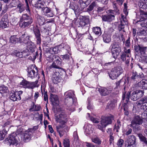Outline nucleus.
Returning <instances> with one entry per match:
<instances>
[{
    "label": "nucleus",
    "instance_id": "nucleus-1",
    "mask_svg": "<svg viewBox=\"0 0 147 147\" xmlns=\"http://www.w3.org/2000/svg\"><path fill=\"white\" fill-rule=\"evenodd\" d=\"M33 22L31 16L27 14H23L20 18L19 26L22 28H28L30 26Z\"/></svg>",
    "mask_w": 147,
    "mask_h": 147
},
{
    "label": "nucleus",
    "instance_id": "nucleus-2",
    "mask_svg": "<svg viewBox=\"0 0 147 147\" xmlns=\"http://www.w3.org/2000/svg\"><path fill=\"white\" fill-rule=\"evenodd\" d=\"M110 48L113 57L114 59L117 58L121 51V43L117 42H113Z\"/></svg>",
    "mask_w": 147,
    "mask_h": 147
},
{
    "label": "nucleus",
    "instance_id": "nucleus-3",
    "mask_svg": "<svg viewBox=\"0 0 147 147\" xmlns=\"http://www.w3.org/2000/svg\"><path fill=\"white\" fill-rule=\"evenodd\" d=\"M66 94L65 96V101L67 102L68 105H71L74 107V105H75L76 99L74 96L75 94L74 92L71 91L70 90L65 93Z\"/></svg>",
    "mask_w": 147,
    "mask_h": 147
},
{
    "label": "nucleus",
    "instance_id": "nucleus-4",
    "mask_svg": "<svg viewBox=\"0 0 147 147\" xmlns=\"http://www.w3.org/2000/svg\"><path fill=\"white\" fill-rule=\"evenodd\" d=\"M113 119V116L102 118L100 123L97 125L98 128L102 131L104 132L105 130L103 129V128L105 127L107 125L111 124Z\"/></svg>",
    "mask_w": 147,
    "mask_h": 147
},
{
    "label": "nucleus",
    "instance_id": "nucleus-5",
    "mask_svg": "<svg viewBox=\"0 0 147 147\" xmlns=\"http://www.w3.org/2000/svg\"><path fill=\"white\" fill-rule=\"evenodd\" d=\"M123 71V69L121 67L118 66L111 69L109 74V76L111 79L114 80L122 73Z\"/></svg>",
    "mask_w": 147,
    "mask_h": 147
},
{
    "label": "nucleus",
    "instance_id": "nucleus-6",
    "mask_svg": "<svg viewBox=\"0 0 147 147\" xmlns=\"http://www.w3.org/2000/svg\"><path fill=\"white\" fill-rule=\"evenodd\" d=\"M28 77L32 79L36 77L38 74V71L36 67H35L33 65L29 66L27 70Z\"/></svg>",
    "mask_w": 147,
    "mask_h": 147
},
{
    "label": "nucleus",
    "instance_id": "nucleus-7",
    "mask_svg": "<svg viewBox=\"0 0 147 147\" xmlns=\"http://www.w3.org/2000/svg\"><path fill=\"white\" fill-rule=\"evenodd\" d=\"M11 123L9 121H7L3 125V130L0 131V140H3L10 127V124Z\"/></svg>",
    "mask_w": 147,
    "mask_h": 147
},
{
    "label": "nucleus",
    "instance_id": "nucleus-8",
    "mask_svg": "<svg viewBox=\"0 0 147 147\" xmlns=\"http://www.w3.org/2000/svg\"><path fill=\"white\" fill-rule=\"evenodd\" d=\"M19 140L18 137L15 133L10 134L6 139V140L8 142L10 145H17L18 143Z\"/></svg>",
    "mask_w": 147,
    "mask_h": 147
},
{
    "label": "nucleus",
    "instance_id": "nucleus-9",
    "mask_svg": "<svg viewBox=\"0 0 147 147\" xmlns=\"http://www.w3.org/2000/svg\"><path fill=\"white\" fill-rule=\"evenodd\" d=\"M68 118L67 114L64 112H61L56 117V120L62 125H65Z\"/></svg>",
    "mask_w": 147,
    "mask_h": 147
},
{
    "label": "nucleus",
    "instance_id": "nucleus-10",
    "mask_svg": "<svg viewBox=\"0 0 147 147\" xmlns=\"http://www.w3.org/2000/svg\"><path fill=\"white\" fill-rule=\"evenodd\" d=\"M26 44L28 49L31 52V55L33 57L32 59H35L36 56L38 55V54L37 52H34L35 46L34 44L30 40Z\"/></svg>",
    "mask_w": 147,
    "mask_h": 147
},
{
    "label": "nucleus",
    "instance_id": "nucleus-11",
    "mask_svg": "<svg viewBox=\"0 0 147 147\" xmlns=\"http://www.w3.org/2000/svg\"><path fill=\"white\" fill-rule=\"evenodd\" d=\"M144 93V90H137L134 91L131 94V98L133 100L136 101L142 97Z\"/></svg>",
    "mask_w": 147,
    "mask_h": 147
},
{
    "label": "nucleus",
    "instance_id": "nucleus-12",
    "mask_svg": "<svg viewBox=\"0 0 147 147\" xmlns=\"http://www.w3.org/2000/svg\"><path fill=\"white\" fill-rule=\"evenodd\" d=\"M134 49L136 52H140L142 56L146 55V52L147 49V47H144L143 45H136L134 46Z\"/></svg>",
    "mask_w": 147,
    "mask_h": 147
},
{
    "label": "nucleus",
    "instance_id": "nucleus-13",
    "mask_svg": "<svg viewBox=\"0 0 147 147\" xmlns=\"http://www.w3.org/2000/svg\"><path fill=\"white\" fill-rule=\"evenodd\" d=\"M121 17L120 19V24L119 26V29L122 30L125 27V25L128 24V20L126 17V16H125L122 14L121 15Z\"/></svg>",
    "mask_w": 147,
    "mask_h": 147
},
{
    "label": "nucleus",
    "instance_id": "nucleus-14",
    "mask_svg": "<svg viewBox=\"0 0 147 147\" xmlns=\"http://www.w3.org/2000/svg\"><path fill=\"white\" fill-rule=\"evenodd\" d=\"M142 122V119L140 116L138 115L134 117L131 122V125L133 127H136V125H140Z\"/></svg>",
    "mask_w": 147,
    "mask_h": 147
},
{
    "label": "nucleus",
    "instance_id": "nucleus-15",
    "mask_svg": "<svg viewBox=\"0 0 147 147\" xmlns=\"http://www.w3.org/2000/svg\"><path fill=\"white\" fill-rule=\"evenodd\" d=\"M33 31L36 39L37 43L38 44H40L41 43V40L40 38L41 34L40 33L39 28L37 26H36L34 27Z\"/></svg>",
    "mask_w": 147,
    "mask_h": 147
},
{
    "label": "nucleus",
    "instance_id": "nucleus-16",
    "mask_svg": "<svg viewBox=\"0 0 147 147\" xmlns=\"http://www.w3.org/2000/svg\"><path fill=\"white\" fill-rule=\"evenodd\" d=\"M42 11L43 14L49 17H53L54 15L53 12L51 9V8L47 7H43Z\"/></svg>",
    "mask_w": 147,
    "mask_h": 147
},
{
    "label": "nucleus",
    "instance_id": "nucleus-17",
    "mask_svg": "<svg viewBox=\"0 0 147 147\" xmlns=\"http://www.w3.org/2000/svg\"><path fill=\"white\" fill-rule=\"evenodd\" d=\"M69 7L73 9L76 14L79 12L80 11L82 10L84 8V7L81 6L80 8L76 3H71L70 4Z\"/></svg>",
    "mask_w": 147,
    "mask_h": 147
},
{
    "label": "nucleus",
    "instance_id": "nucleus-18",
    "mask_svg": "<svg viewBox=\"0 0 147 147\" xmlns=\"http://www.w3.org/2000/svg\"><path fill=\"white\" fill-rule=\"evenodd\" d=\"M52 80L54 84H57L61 81L60 74L59 72H56L53 74Z\"/></svg>",
    "mask_w": 147,
    "mask_h": 147
},
{
    "label": "nucleus",
    "instance_id": "nucleus-19",
    "mask_svg": "<svg viewBox=\"0 0 147 147\" xmlns=\"http://www.w3.org/2000/svg\"><path fill=\"white\" fill-rule=\"evenodd\" d=\"M112 90L113 88L111 87L103 88L99 90V91L102 95L105 96L109 94Z\"/></svg>",
    "mask_w": 147,
    "mask_h": 147
},
{
    "label": "nucleus",
    "instance_id": "nucleus-20",
    "mask_svg": "<svg viewBox=\"0 0 147 147\" xmlns=\"http://www.w3.org/2000/svg\"><path fill=\"white\" fill-rule=\"evenodd\" d=\"M29 38V36L26 32H25L20 37V42L26 44L30 40Z\"/></svg>",
    "mask_w": 147,
    "mask_h": 147
},
{
    "label": "nucleus",
    "instance_id": "nucleus-21",
    "mask_svg": "<svg viewBox=\"0 0 147 147\" xmlns=\"http://www.w3.org/2000/svg\"><path fill=\"white\" fill-rule=\"evenodd\" d=\"M32 5L37 8H42L44 7L45 3L41 0H32Z\"/></svg>",
    "mask_w": 147,
    "mask_h": 147
},
{
    "label": "nucleus",
    "instance_id": "nucleus-22",
    "mask_svg": "<svg viewBox=\"0 0 147 147\" xmlns=\"http://www.w3.org/2000/svg\"><path fill=\"white\" fill-rule=\"evenodd\" d=\"M34 131V128H29L26 130L24 134V138L25 140H30Z\"/></svg>",
    "mask_w": 147,
    "mask_h": 147
},
{
    "label": "nucleus",
    "instance_id": "nucleus-23",
    "mask_svg": "<svg viewBox=\"0 0 147 147\" xmlns=\"http://www.w3.org/2000/svg\"><path fill=\"white\" fill-rule=\"evenodd\" d=\"M50 99L53 105H55L59 104V101L58 97L57 95L51 94Z\"/></svg>",
    "mask_w": 147,
    "mask_h": 147
},
{
    "label": "nucleus",
    "instance_id": "nucleus-24",
    "mask_svg": "<svg viewBox=\"0 0 147 147\" xmlns=\"http://www.w3.org/2000/svg\"><path fill=\"white\" fill-rule=\"evenodd\" d=\"M128 143L127 146H130L134 145L136 142V138L133 135L129 136L126 141Z\"/></svg>",
    "mask_w": 147,
    "mask_h": 147
},
{
    "label": "nucleus",
    "instance_id": "nucleus-25",
    "mask_svg": "<svg viewBox=\"0 0 147 147\" xmlns=\"http://www.w3.org/2000/svg\"><path fill=\"white\" fill-rule=\"evenodd\" d=\"M115 16L114 15L108 14L102 16V21L105 22H110L115 19Z\"/></svg>",
    "mask_w": 147,
    "mask_h": 147
},
{
    "label": "nucleus",
    "instance_id": "nucleus-26",
    "mask_svg": "<svg viewBox=\"0 0 147 147\" xmlns=\"http://www.w3.org/2000/svg\"><path fill=\"white\" fill-rule=\"evenodd\" d=\"M65 125H57L56 127L57 131L59 133L61 137L63 136L64 134L65 131L63 129Z\"/></svg>",
    "mask_w": 147,
    "mask_h": 147
},
{
    "label": "nucleus",
    "instance_id": "nucleus-27",
    "mask_svg": "<svg viewBox=\"0 0 147 147\" xmlns=\"http://www.w3.org/2000/svg\"><path fill=\"white\" fill-rule=\"evenodd\" d=\"M124 52L127 53V56L125 57V61L126 64L128 65L129 64L130 60V57L131 56L130 49L128 48V49H127V48H126L125 47H124Z\"/></svg>",
    "mask_w": 147,
    "mask_h": 147
},
{
    "label": "nucleus",
    "instance_id": "nucleus-28",
    "mask_svg": "<svg viewBox=\"0 0 147 147\" xmlns=\"http://www.w3.org/2000/svg\"><path fill=\"white\" fill-rule=\"evenodd\" d=\"M124 52L127 53V56L125 57V61L126 64L128 65L129 64L130 60V57L131 56L130 49L128 48V49H127V48H126L125 47H124Z\"/></svg>",
    "mask_w": 147,
    "mask_h": 147
},
{
    "label": "nucleus",
    "instance_id": "nucleus-29",
    "mask_svg": "<svg viewBox=\"0 0 147 147\" xmlns=\"http://www.w3.org/2000/svg\"><path fill=\"white\" fill-rule=\"evenodd\" d=\"M137 85L143 89H147V80L142 79L137 84Z\"/></svg>",
    "mask_w": 147,
    "mask_h": 147
},
{
    "label": "nucleus",
    "instance_id": "nucleus-30",
    "mask_svg": "<svg viewBox=\"0 0 147 147\" xmlns=\"http://www.w3.org/2000/svg\"><path fill=\"white\" fill-rule=\"evenodd\" d=\"M9 97L11 100L14 101L17 100H20L21 99V97L18 96L16 92L10 93L9 95Z\"/></svg>",
    "mask_w": 147,
    "mask_h": 147
},
{
    "label": "nucleus",
    "instance_id": "nucleus-31",
    "mask_svg": "<svg viewBox=\"0 0 147 147\" xmlns=\"http://www.w3.org/2000/svg\"><path fill=\"white\" fill-rule=\"evenodd\" d=\"M61 60L57 61L54 62L52 64L49 66V68L50 69H51L52 68H55L57 69L60 68V66L61 65Z\"/></svg>",
    "mask_w": 147,
    "mask_h": 147
},
{
    "label": "nucleus",
    "instance_id": "nucleus-32",
    "mask_svg": "<svg viewBox=\"0 0 147 147\" xmlns=\"http://www.w3.org/2000/svg\"><path fill=\"white\" fill-rule=\"evenodd\" d=\"M146 19L145 18H142L140 19L139 21L137 22L138 25H140L142 27H145L147 26V22H145V20Z\"/></svg>",
    "mask_w": 147,
    "mask_h": 147
},
{
    "label": "nucleus",
    "instance_id": "nucleus-33",
    "mask_svg": "<svg viewBox=\"0 0 147 147\" xmlns=\"http://www.w3.org/2000/svg\"><path fill=\"white\" fill-rule=\"evenodd\" d=\"M139 7L144 9H147V0H141L139 3Z\"/></svg>",
    "mask_w": 147,
    "mask_h": 147
},
{
    "label": "nucleus",
    "instance_id": "nucleus-34",
    "mask_svg": "<svg viewBox=\"0 0 147 147\" xmlns=\"http://www.w3.org/2000/svg\"><path fill=\"white\" fill-rule=\"evenodd\" d=\"M103 40L106 43H109L111 41V36L106 33H105L102 35Z\"/></svg>",
    "mask_w": 147,
    "mask_h": 147
},
{
    "label": "nucleus",
    "instance_id": "nucleus-35",
    "mask_svg": "<svg viewBox=\"0 0 147 147\" xmlns=\"http://www.w3.org/2000/svg\"><path fill=\"white\" fill-rule=\"evenodd\" d=\"M10 41L11 43L15 44L20 42V37L18 38L16 35L11 36L10 38Z\"/></svg>",
    "mask_w": 147,
    "mask_h": 147
},
{
    "label": "nucleus",
    "instance_id": "nucleus-36",
    "mask_svg": "<svg viewBox=\"0 0 147 147\" xmlns=\"http://www.w3.org/2000/svg\"><path fill=\"white\" fill-rule=\"evenodd\" d=\"M93 32L96 35L100 36L102 34L101 28L99 27H95L92 28Z\"/></svg>",
    "mask_w": 147,
    "mask_h": 147
},
{
    "label": "nucleus",
    "instance_id": "nucleus-37",
    "mask_svg": "<svg viewBox=\"0 0 147 147\" xmlns=\"http://www.w3.org/2000/svg\"><path fill=\"white\" fill-rule=\"evenodd\" d=\"M49 52L51 54H56L59 52V50L57 46H55L54 48H50L49 50Z\"/></svg>",
    "mask_w": 147,
    "mask_h": 147
},
{
    "label": "nucleus",
    "instance_id": "nucleus-38",
    "mask_svg": "<svg viewBox=\"0 0 147 147\" xmlns=\"http://www.w3.org/2000/svg\"><path fill=\"white\" fill-rule=\"evenodd\" d=\"M130 96V93L128 92L127 93H125L123 94L122 96V100L124 101L125 100V102L127 103L129 100Z\"/></svg>",
    "mask_w": 147,
    "mask_h": 147
},
{
    "label": "nucleus",
    "instance_id": "nucleus-39",
    "mask_svg": "<svg viewBox=\"0 0 147 147\" xmlns=\"http://www.w3.org/2000/svg\"><path fill=\"white\" fill-rule=\"evenodd\" d=\"M37 20L39 24L40 25H43L45 22L44 18L38 15L37 17Z\"/></svg>",
    "mask_w": 147,
    "mask_h": 147
},
{
    "label": "nucleus",
    "instance_id": "nucleus-40",
    "mask_svg": "<svg viewBox=\"0 0 147 147\" xmlns=\"http://www.w3.org/2000/svg\"><path fill=\"white\" fill-rule=\"evenodd\" d=\"M92 125L90 124H86L84 126V128L85 129L86 131L88 134L92 133V131L91 130V128Z\"/></svg>",
    "mask_w": 147,
    "mask_h": 147
},
{
    "label": "nucleus",
    "instance_id": "nucleus-41",
    "mask_svg": "<svg viewBox=\"0 0 147 147\" xmlns=\"http://www.w3.org/2000/svg\"><path fill=\"white\" fill-rule=\"evenodd\" d=\"M87 115L88 116L90 119L92 121L93 123H98L99 122V119L96 117H94L92 116H91L90 115V114L88 113H87Z\"/></svg>",
    "mask_w": 147,
    "mask_h": 147
},
{
    "label": "nucleus",
    "instance_id": "nucleus-42",
    "mask_svg": "<svg viewBox=\"0 0 147 147\" xmlns=\"http://www.w3.org/2000/svg\"><path fill=\"white\" fill-rule=\"evenodd\" d=\"M17 10L20 13H22L25 9L24 5L20 3L18 5L16 8Z\"/></svg>",
    "mask_w": 147,
    "mask_h": 147
},
{
    "label": "nucleus",
    "instance_id": "nucleus-43",
    "mask_svg": "<svg viewBox=\"0 0 147 147\" xmlns=\"http://www.w3.org/2000/svg\"><path fill=\"white\" fill-rule=\"evenodd\" d=\"M91 0H80L79 2L81 6H82L84 4V5L83 7L84 8L87 5H88L91 2Z\"/></svg>",
    "mask_w": 147,
    "mask_h": 147
},
{
    "label": "nucleus",
    "instance_id": "nucleus-44",
    "mask_svg": "<svg viewBox=\"0 0 147 147\" xmlns=\"http://www.w3.org/2000/svg\"><path fill=\"white\" fill-rule=\"evenodd\" d=\"M20 84L24 88H29V86L30 82L25 80H23L20 83Z\"/></svg>",
    "mask_w": 147,
    "mask_h": 147
},
{
    "label": "nucleus",
    "instance_id": "nucleus-45",
    "mask_svg": "<svg viewBox=\"0 0 147 147\" xmlns=\"http://www.w3.org/2000/svg\"><path fill=\"white\" fill-rule=\"evenodd\" d=\"M8 92L9 90L7 87L4 86H0V93L1 94L7 93Z\"/></svg>",
    "mask_w": 147,
    "mask_h": 147
},
{
    "label": "nucleus",
    "instance_id": "nucleus-46",
    "mask_svg": "<svg viewBox=\"0 0 147 147\" xmlns=\"http://www.w3.org/2000/svg\"><path fill=\"white\" fill-rule=\"evenodd\" d=\"M30 52V51L29 52L28 49H26L25 50L21 52V55H22V57H26L29 55H31Z\"/></svg>",
    "mask_w": 147,
    "mask_h": 147
},
{
    "label": "nucleus",
    "instance_id": "nucleus-47",
    "mask_svg": "<svg viewBox=\"0 0 147 147\" xmlns=\"http://www.w3.org/2000/svg\"><path fill=\"white\" fill-rule=\"evenodd\" d=\"M96 6V4L94 2L92 3L88 7L86 11L89 13L93 10V9Z\"/></svg>",
    "mask_w": 147,
    "mask_h": 147
},
{
    "label": "nucleus",
    "instance_id": "nucleus-48",
    "mask_svg": "<svg viewBox=\"0 0 147 147\" xmlns=\"http://www.w3.org/2000/svg\"><path fill=\"white\" fill-rule=\"evenodd\" d=\"M8 22L1 20L0 23V28L2 29L5 28L7 27Z\"/></svg>",
    "mask_w": 147,
    "mask_h": 147
},
{
    "label": "nucleus",
    "instance_id": "nucleus-49",
    "mask_svg": "<svg viewBox=\"0 0 147 147\" xmlns=\"http://www.w3.org/2000/svg\"><path fill=\"white\" fill-rule=\"evenodd\" d=\"M92 140L93 142L96 144L100 145L101 144V140L97 137L92 138Z\"/></svg>",
    "mask_w": 147,
    "mask_h": 147
},
{
    "label": "nucleus",
    "instance_id": "nucleus-50",
    "mask_svg": "<svg viewBox=\"0 0 147 147\" xmlns=\"http://www.w3.org/2000/svg\"><path fill=\"white\" fill-rule=\"evenodd\" d=\"M116 5V3H113V8L114 9V10H111L110 11V13H112L113 14H115V13H119V10L117 9Z\"/></svg>",
    "mask_w": 147,
    "mask_h": 147
},
{
    "label": "nucleus",
    "instance_id": "nucleus-51",
    "mask_svg": "<svg viewBox=\"0 0 147 147\" xmlns=\"http://www.w3.org/2000/svg\"><path fill=\"white\" fill-rule=\"evenodd\" d=\"M139 75L136 71H133L132 75L131 77V79L134 80H136L139 78Z\"/></svg>",
    "mask_w": 147,
    "mask_h": 147
},
{
    "label": "nucleus",
    "instance_id": "nucleus-52",
    "mask_svg": "<svg viewBox=\"0 0 147 147\" xmlns=\"http://www.w3.org/2000/svg\"><path fill=\"white\" fill-rule=\"evenodd\" d=\"M40 107L38 105H36L34 104L32 108L30 109V110L32 111H38L40 110Z\"/></svg>",
    "mask_w": 147,
    "mask_h": 147
},
{
    "label": "nucleus",
    "instance_id": "nucleus-53",
    "mask_svg": "<svg viewBox=\"0 0 147 147\" xmlns=\"http://www.w3.org/2000/svg\"><path fill=\"white\" fill-rule=\"evenodd\" d=\"M137 34L139 36H146L147 35V30L143 29L140 30L139 32L137 33Z\"/></svg>",
    "mask_w": 147,
    "mask_h": 147
},
{
    "label": "nucleus",
    "instance_id": "nucleus-54",
    "mask_svg": "<svg viewBox=\"0 0 147 147\" xmlns=\"http://www.w3.org/2000/svg\"><path fill=\"white\" fill-rule=\"evenodd\" d=\"M121 125V124L120 121L119 120H117V123L115 125V127L114 129L116 130L117 132H118Z\"/></svg>",
    "mask_w": 147,
    "mask_h": 147
},
{
    "label": "nucleus",
    "instance_id": "nucleus-55",
    "mask_svg": "<svg viewBox=\"0 0 147 147\" xmlns=\"http://www.w3.org/2000/svg\"><path fill=\"white\" fill-rule=\"evenodd\" d=\"M115 104L112 101L108 103L107 108L110 109H113L115 107Z\"/></svg>",
    "mask_w": 147,
    "mask_h": 147
},
{
    "label": "nucleus",
    "instance_id": "nucleus-56",
    "mask_svg": "<svg viewBox=\"0 0 147 147\" xmlns=\"http://www.w3.org/2000/svg\"><path fill=\"white\" fill-rule=\"evenodd\" d=\"M51 57H49L51 58V57H52V59L53 60H54V62H55L57 61H60L61 60V59L58 56L54 55H51Z\"/></svg>",
    "mask_w": 147,
    "mask_h": 147
},
{
    "label": "nucleus",
    "instance_id": "nucleus-57",
    "mask_svg": "<svg viewBox=\"0 0 147 147\" xmlns=\"http://www.w3.org/2000/svg\"><path fill=\"white\" fill-rule=\"evenodd\" d=\"M13 54L20 58L22 57V55H21V52H20L19 50H15L13 52Z\"/></svg>",
    "mask_w": 147,
    "mask_h": 147
},
{
    "label": "nucleus",
    "instance_id": "nucleus-58",
    "mask_svg": "<svg viewBox=\"0 0 147 147\" xmlns=\"http://www.w3.org/2000/svg\"><path fill=\"white\" fill-rule=\"evenodd\" d=\"M124 144V140L121 139H119L117 143V145L118 147H121Z\"/></svg>",
    "mask_w": 147,
    "mask_h": 147
},
{
    "label": "nucleus",
    "instance_id": "nucleus-59",
    "mask_svg": "<svg viewBox=\"0 0 147 147\" xmlns=\"http://www.w3.org/2000/svg\"><path fill=\"white\" fill-rule=\"evenodd\" d=\"M64 49L66 51V53H69V51L70 50V47L68 45L65 43H64V46L63 48V50Z\"/></svg>",
    "mask_w": 147,
    "mask_h": 147
},
{
    "label": "nucleus",
    "instance_id": "nucleus-60",
    "mask_svg": "<svg viewBox=\"0 0 147 147\" xmlns=\"http://www.w3.org/2000/svg\"><path fill=\"white\" fill-rule=\"evenodd\" d=\"M125 45L126 46V48L128 49V48L130 49V38H128V39L126 41L125 43Z\"/></svg>",
    "mask_w": 147,
    "mask_h": 147
},
{
    "label": "nucleus",
    "instance_id": "nucleus-61",
    "mask_svg": "<svg viewBox=\"0 0 147 147\" xmlns=\"http://www.w3.org/2000/svg\"><path fill=\"white\" fill-rule=\"evenodd\" d=\"M63 145L65 147H69V141L67 139L63 140Z\"/></svg>",
    "mask_w": 147,
    "mask_h": 147
},
{
    "label": "nucleus",
    "instance_id": "nucleus-62",
    "mask_svg": "<svg viewBox=\"0 0 147 147\" xmlns=\"http://www.w3.org/2000/svg\"><path fill=\"white\" fill-rule=\"evenodd\" d=\"M114 29L112 28H110L108 29L107 31H106L105 33H106L109 35L111 36L112 33L114 31Z\"/></svg>",
    "mask_w": 147,
    "mask_h": 147
},
{
    "label": "nucleus",
    "instance_id": "nucleus-63",
    "mask_svg": "<svg viewBox=\"0 0 147 147\" xmlns=\"http://www.w3.org/2000/svg\"><path fill=\"white\" fill-rule=\"evenodd\" d=\"M140 138L141 140L144 143V145H147V141L146 138L144 136H140Z\"/></svg>",
    "mask_w": 147,
    "mask_h": 147
},
{
    "label": "nucleus",
    "instance_id": "nucleus-64",
    "mask_svg": "<svg viewBox=\"0 0 147 147\" xmlns=\"http://www.w3.org/2000/svg\"><path fill=\"white\" fill-rule=\"evenodd\" d=\"M142 58L141 61L142 62L147 63V56L145 55H143L141 57Z\"/></svg>",
    "mask_w": 147,
    "mask_h": 147
}]
</instances>
